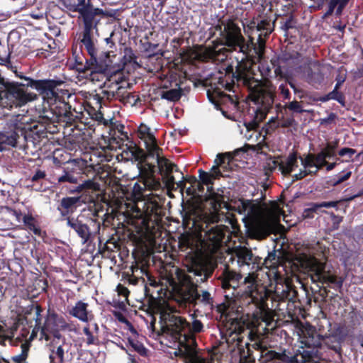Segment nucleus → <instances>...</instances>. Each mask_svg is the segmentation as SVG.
Wrapping results in <instances>:
<instances>
[{
	"instance_id": "f257e3e1",
	"label": "nucleus",
	"mask_w": 363,
	"mask_h": 363,
	"mask_svg": "<svg viewBox=\"0 0 363 363\" xmlns=\"http://www.w3.org/2000/svg\"><path fill=\"white\" fill-rule=\"evenodd\" d=\"M137 136L145 143L146 151L138 150L135 157L141 164L140 179L143 187L135 183L133 194L136 199L144 201V213L139 233L140 235L157 236L159 233V194L152 191L159 189V179L155 172L159 169V146L150 128L141 123L137 130Z\"/></svg>"
},
{
	"instance_id": "f03ea898",
	"label": "nucleus",
	"mask_w": 363,
	"mask_h": 363,
	"mask_svg": "<svg viewBox=\"0 0 363 363\" xmlns=\"http://www.w3.org/2000/svg\"><path fill=\"white\" fill-rule=\"evenodd\" d=\"M169 272L172 276L174 274L178 279V285L175 284L172 278L165 279L167 288L160 289V336L169 333L177 340L187 323L176 314L174 306L167 301L172 300L181 305H186L194 303L199 299L205 304H211L212 298L211 294L206 291L199 294L197 286L194 284L191 277L182 270L172 267Z\"/></svg>"
},
{
	"instance_id": "7ed1b4c3",
	"label": "nucleus",
	"mask_w": 363,
	"mask_h": 363,
	"mask_svg": "<svg viewBox=\"0 0 363 363\" xmlns=\"http://www.w3.org/2000/svg\"><path fill=\"white\" fill-rule=\"evenodd\" d=\"M157 238L159 236H140L137 247L132 253L134 262L130 267L132 274L128 278V282L135 285L138 282L139 274L146 276L145 298L142 307L150 318V328L153 338L156 340L159 338V330L155 328V315L159 313V289H155L159 286V281H156L153 271L159 272L157 265L159 257L156 255L159 252V245L156 240Z\"/></svg>"
},
{
	"instance_id": "20e7f679",
	"label": "nucleus",
	"mask_w": 363,
	"mask_h": 363,
	"mask_svg": "<svg viewBox=\"0 0 363 363\" xmlns=\"http://www.w3.org/2000/svg\"><path fill=\"white\" fill-rule=\"evenodd\" d=\"M15 72H16L15 71ZM16 76L22 82L11 81L0 74V106L5 108L21 107L38 99L40 96L43 103H51L58 97L59 91L65 86V82L53 79H35L22 74Z\"/></svg>"
},
{
	"instance_id": "39448f33",
	"label": "nucleus",
	"mask_w": 363,
	"mask_h": 363,
	"mask_svg": "<svg viewBox=\"0 0 363 363\" xmlns=\"http://www.w3.org/2000/svg\"><path fill=\"white\" fill-rule=\"evenodd\" d=\"M60 94L55 101L50 103L43 102L42 112L39 116V121L25 124L21 122V136L25 139L28 137L33 138L34 140H39L41 138H47V133L55 134L60 131L58 125L64 127L72 125L77 119L72 111V106L66 99L71 97L69 90L65 87L61 89Z\"/></svg>"
},
{
	"instance_id": "423d86ee",
	"label": "nucleus",
	"mask_w": 363,
	"mask_h": 363,
	"mask_svg": "<svg viewBox=\"0 0 363 363\" xmlns=\"http://www.w3.org/2000/svg\"><path fill=\"white\" fill-rule=\"evenodd\" d=\"M224 26L221 31L222 39L224 43H213L209 46H196L187 50L184 52L182 58L191 64L205 62H223L228 56V50L224 47L228 46L230 50H238L242 52L245 58L250 50L249 44L242 35L240 28L233 21L223 22ZM244 57L242 59V60Z\"/></svg>"
},
{
	"instance_id": "0eeeda50",
	"label": "nucleus",
	"mask_w": 363,
	"mask_h": 363,
	"mask_svg": "<svg viewBox=\"0 0 363 363\" xmlns=\"http://www.w3.org/2000/svg\"><path fill=\"white\" fill-rule=\"evenodd\" d=\"M100 22L82 25V44L84 46L89 58L85 56L76 55L74 59V68L79 72L89 76L91 80L99 79L96 75L104 74L111 66L112 61L110 59V52H101L96 46L97 40L94 39V32L98 31V26Z\"/></svg>"
},
{
	"instance_id": "6e6552de",
	"label": "nucleus",
	"mask_w": 363,
	"mask_h": 363,
	"mask_svg": "<svg viewBox=\"0 0 363 363\" xmlns=\"http://www.w3.org/2000/svg\"><path fill=\"white\" fill-rule=\"evenodd\" d=\"M242 275L227 267L222 274L221 286L224 289V296L229 303L241 307L248 306L251 303L258 307L263 304L266 299V293L264 288L260 290L256 284V277L253 274H249L245 279V283L248 284L245 292L238 296L235 294L238 286Z\"/></svg>"
},
{
	"instance_id": "1a4fd4ad",
	"label": "nucleus",
	"mask_w": 363,
	"mask_h": 363,
	"mask_svg": "<svg viewBox=\"0 0 363 363\" xmlns=\"http://www.w3.org/2000/svg\"><path fill=\"white\" fill-rule=\"evenodd\" d=\"M240 214H244L252 224V230L262 236L269 235L279 223L281 209L274 204L267 216L263 215L262 208L249 200H240L234 207Z\"/></svg>"
},
{
	"instance_id": "9d476101",
	"label": "nucleus",
	"mask_w": 363,
	"mask_h": 363,
	"mask_svg": "<svg viewBox=\"0 0 363 363\" xmlns=\"http://www.w3.org/2000/svg\"><path fill=\"white\" fill-rule=\"evenodd\" d=\"M62 4L69 11L78 13L82 25L101 22L99 16L113 17L116 12L94 7L92 0H63Z\"/></svg>"
},
{
	"instance_id": "9b49d317",
	"label": "nucleus",
	"mask_w": 363,
	"mask_h": 363,
	"mask_svg": "<svg viewBox=\"0 0 363 363\" xmlns=\"http://www.w3.org/2000/svg\"><path fill=\"white\" fill-rule=\"evenodd\" d=\"M236 73L237 77L242 79L244 84L252 89L250 93L252 101L256 104H264L269 100L273 101L275 88L270 82H267L262 85L258 81H253L247 67L243 66L241 62H238Z\"/></svg>"
},
{
	"instance_id": "f8f14e48",
	"label": "nucleus",
	"mask_w": 363,
	"mask_h": 363,
	"mask_svg": "<svg viewBox=\"0 0 363 363\" xmlns=\"http://www.w3.org/2000/svg\"><path fill=\"white\" fill-rule=\"evenodd\" d=\"M57 184L69 194H81L100 190V184L94 179L82 180L74 171L64 169L63 174L57 178Z\"/></svg>"
},
{
	"instance_id": "ddd939ff",
	"label": "nucleus",
	"mask_w": 363,
	"mask_h": 363,
	"mask_svg": "<svg viewBox=\"0 0 363 363\" xmlns=\"http://www.w3.org/2000/svg\"><path fill=\"white\" fill-rule=\"evenodd\" d=\"M263 357L272 363H319L321 357L314 349L303 350L293 356L286 354V351L277 352L274 350H267Z\"/></svg>"
},
{
	"instance_id": "4468645a",
	"label": "nucleus",
	"mask_w": 363,
	"mask_h": 363,
	"mask_svg": "<svg viewBox=\"0 0 363 363\" xmlns=\"http://www.w3.org/2000/svg\"><path fill=\"white\" fill-rule=\"evenodd\" d=\"M250 28H255L257 31L260 32L256 43H253V38H250V43L257 55L258 60L260 61L264 56L266 39L274 30V23H272L270 20L263 19L257 23L255 21L252 22Z\"/></svg>"
},
{
	"instance_id": "2eb2a0df",
	"label": "nucleus",
	"mask_w": 363,
	"mask_h": 363,
	"mask_svg": "<svg viewBox=\"0 0 363 363\" xmlns=\"http://www.w3.org/2000/svg\"><path fill=\"white\" fill-rule=\"evenodd\" d=\"M196 340L193 335H186L183 340L178 342V349L174 354L176 357H181L188 360V363H212L208 360L199 357L196 352Z\"/></svg>"
},
{
	"instance_id": "dca6fc26",
	"label": "nucleus",
	"mask_w": 363,
	"mask_h": 363,
	"mask_svg": "<svg viewBox=\"0 0 363 363\" xmlns=\"http://www.w3.org/2000/svg\"><path fill=\"white\" fill-rule=\"evenodd\" d=\"M160 176L167 194L172 196L171 191L183 187V182H175L172 175L174 172L178 173L177 166L160 153Z\"/></svg>"
},
{
	"instance_id": "f3484780",
	"label": "nucleus",
	"mask_w": 363,
	"mask_h": 363,
	"mask_svg": "<svg viewBox=\"0 0 363 363\" xmlns=\"http://www.w3.org/2000/svg\"><path fill=\"white\" fill-rule=\"evenodd\" d=\"M307 267L309 268L311 279L313 283L320 282L323 284H337L342 285L341 281H337V277L324 270V265L314 257H306Z\"/></svg>"
},
{
	"instance_id": "a211bd4d",
	"label": "nucleus",
	"mask_w": 363,
	"mask_h": 363,
	"mask_svg": "<svg viewBox=\"0 0 363 363\" xmlns=\"http://www.w3.org/2000/svg\"><path fill=\"white\" fill-rule=\"evenodd\" d=\"M21 136V121L10 120L6 127L0 131V151L8 150L10 147H16L18 140Z\"/></svg>"
},
{
	"instance_id": "6ab92c4d",
	"label": "nucleus",
	"mask_w": 363,
	"mask_h": 363,
	"mask_svg": "<svg viewBox=\"0 0 363 363\" xmlns=\"http://www.w3.org/2000/svg\"><path fill=\"white\" fill-rule=\"evenodd\" d=\"M67 328L68 324L63 317L59 316L55 311L48 309L42 328L41 337L48 340L50 339L49 333H51L55 337L59 338L60 337L59 329L66 330Z\"/></svg>"
},
{
	"instance_id": "aec40b11",
	"label": "nucleus",
	"mask_w": 363,
	"mask_h": 363,
	"mask_svg": "<svg viewBox=\"0 0 363 363\" xmlns=\"http://www.w3.org/2000/svg\"><path fill=\"white\" fill-rule=\"evenodd\" d=\"M301 160L305 170L295 175L296 179H301L308 174H315L327 164L326 158L321 151L317 155L308 154L304 158L301 157Z\"/></svg>"
},
{
	"instance_id": "412c9836",
	"label": "nucleus",
	"mask_w": 363,
	"mask_h": 363,
	"mask_svg": "<svg viewBox=\"0 0 363 363\" xmlns=\"http://www.w3.org/2000/svg\"><path fill=\"white\" fill-rule=\"evenodd\" d=\"M67 225L81 239L82 244H86L91 242L92 235L91 229L88 224L84 221L82 217L68 218Z\"/></svg>"
},
{
	"instance_id": "4be33fe9",
	"label": "nucleus",
	"mask_w": 363,
	"mask_h": 363,
	"mask_svg": "<svg viewBox=\"0 0 363 363\" xmlns=\"http://www.w3.org/2000/svg\"><path fill=\"white\" fill-rule=\"evenodd\" d=\"M201 231L205 232L204 240L208 247L211 251H216L220 246L225 235L223 226L216 225L209 230H205L203 225H201Z\"/></svg>"
},
{
	"instance_id": "5701e85b",
	"label": "nucleus",
	"mask_w": 363,
	"mask_h": 363,
	"mask_svg": "<svg viewBox=\"0 0 363 363\" xmlns=\"http://www.w3.org/2000/svg\"><path fill=\"white\" fill-rule=\"evenodd\" d=\"M174 77V76L172 77ZM169 80V84L164 83L160 84L161 97L171 101H177L179 100L182 95V89L180 87L181 80L179 79H174Z\"/></svg>"
},
{
	"instance_id": "b1692460",
	"label": "nucleus",
	"mask_w": 363,
	"mask_h": 363,
	"mask_svg": "<svg viewBox=\"0 0 363 363\" xmlns=\"http://www.w3.org/2000/svg\"><path fill=\"white\" fill-rule=\"evenodd\" d=\"M81 202V196H67L61 199L57 209L60 211L62 217L72 218L71 215L74 213Z\"/></svg>"
},
{
	"instance_id": "393cba45",
	"label": "nucleus",
	"mask_w": 363,
	"mask_h": 363,
	"mask_svg": "<svg viewBox=\"0 0 363 363\" xmlns=\"http://www.w3.org/2000/svg\"><path fill=\"white\" fill-rule=\"evenodd\" d=\"M120 77H118L116 74L114 77H111V79H108V82H104V87H106L108 89L102 90L99 94H101L103 100L106 101V104L107 101H111L112 100H118L119 91L121 88H122L121 84H119L118 79Z\"/></svg>"
},
{
	"instance_id": "a878e982",
	"label": "nucleus",
	"mask_w": 363,
	"mask_h": 363,
	"mask_svg": "<svg viewBox=\"0 0 363 363\" xmlns=\"http://www.w3.org/2000/svg\"><path fill=\"white\" fill-rule=\"evenodd\" d=\"M88 303L79 301L75 306L69 311V313L82 322H88L94 318L91 312L88 311Z\"/></svg>"
},
{
	"instance_id": "bb28decb",
	"label": "nucleus",
	"mask_w": 363,
	"mask_h": 363,
	"mask_svg": "<svg viewBox=\"0 0 363 363\" xmlns=\"http://www.w3.org/2000/svg\"><path fill=\"white\" fill-rule=\"evenodd\" d=\"M116 128L111 130L109 133V145L113 147H120L125 140H128L127 132L124 131L125 126L123 124L115 125Z\"/></svg>"
},
{
	"instance_id": "cd10ccee",
	"label": "nucleus",
	"mask_w": 363,
	"mask_h": 363,
	"mask_svg": "<svg viewBox=\"0 0 363 363\" xmlns=\"http://www.w3.org/2000/svg\"><path fill=\"white\" fill-rule=\"evenodd\" d=\"M211 203L213 210L205 217L206 228L209 223H218L221 220L220 217L223 216L220 214L219 211L222 208V206H226V203L222 200V198L219 196H215V198L213 199Z\"/></svg>"
},
{
	"instance_id": "c85d7f7f",
	"label": "nucleus",
	"mask_w": 363,
	"mask_h": 363,
	"mask_svg": "<svg viewBox=\"0 0 363 363\" xmlns=\"http://www.w3.org/2000/svg\"><path fill=\"white\" fill-rule=\"evenodd\" d=\"M323 80L322 67L318 61H311L308 63V70L306 81L311 84H319Z\"/></svg>"
},
{
	"instance_id": "c756f323",
	"label": "nucleus",
	"mask_w": 363,
	"mask_h": 363,
	"mask_svg": "<svg viewBox=\"0 0 363 363\" xmlns=\"http://www.w3.org/2000/svg\"><path fill=\"white\" fill-rule=\"evenodd\" d=\"M233 255L237 257L239 267L249 265L252 259V251L245 247H236L233 250Z\"/></svg>"
},
{
	"instance_id": "7c9ffc66",
	"label": "nucleus",
	"mask_w": 363,
	"mask_h": 363,
	"mask_svg": "<svg viewBox=\"0 0 363 363\" xmlns=\"http://www.w3.org/2000/svg\"><path fill=\"white\" fill-rule=\"evenodd\" d=\"M118 96V101L126 106H133L140 101L138 94L129 91L127 87L124 86H122V88H121Z\"/></svg>"
},
{
	"instance_id": "2f4dec72",
	"label": "nucleus",
	"mask_w": 363,
	"mask_h": 363,
	"mask_svg": "<svg viewBox=\"0 0 363 363\" xmlns=\"http://www.w3.org/2000/svg\"><path fill=\"white\" fill-rule=\"evenodd\" d=\"M144 68L150 73H159V52L147 54L141 62Z\"/></svg>"
},
{
	"instance_id": "473e14b6",
	"label": "nucleus",
	"mask_w": 363,
	"mask_h": 363,
	"mask_svg": "<svg viewBox=\"0 0 363 363\" xmlns=\"http://www.w3.org/2000/svg\"><path fill=\"white\" fill-rule=\"evenodd\" d=\"M298 167L297 157L295 153L290 154L285 160H281L279 171L282 174H289Z\"/></svg>"
},
{
	"instance_id": "72a5a7b5",
	"label": "nucleus",
	"mask_w": 363,
	"mask_h": 363,
	"mask_svg": "<svg viewBox=\"0 0 363 363\" xmlns=\"http://www.w3.org/2000/svg\"><path fill=\"white\" fill-rule=\"evenodd\" d=\"M103 106H106V101L103 100L101 94L98 93L90 94L86 100V106L89 108L88 112L101 110Z\"/></svg>"
},
{
	"instance_id": "f704fd0d",
	"label": "nucleus",
	"mask_w": 363,
	"mask_h": 363,
	"mask_svg": "<svg viewBox=\"0 0 363 363\" xmlns=\"http://www.w3.org/2000/svg\"><path fill=\"white\" fill-rule=\"evenodd\" d=\"M23 223L26 230L33 232L36 235H41V229L38 223V220L32 214H26L23 217Z\"/></svg>"
},
{
	"instance_id": "c9c22d12",
	"label": "nucleus",
	"mask_w": 363,
	"mask_h": 363,
	"mask_svg": "<svg viewBox=\"0 0 363 363\" xmlns=\"http://www.w3.org/2000/svg\"><path fill=\"white\" fill-rule=\"evenodd\" d=\"M225 160H228V162H229L230 160V156L229 154L225 153L218 155L217 158L215 160L216 165L212 167L211 172H209L214 179H216L219 178V177L222 176L219 169V167H222L225 164Z\"/></svg>"
},
{
	"instance_id": "e433bc0d",
	"label": "nucleus",
	"mask_w": 363,
	"mask_h": 363,
	"mask_svg": "<svg viewBox=\"0 0 363 363\" xmlns=\"http://www.w3.org/2000/svg\"><path fill=\"white\" fill-rule=\"evenodd\" d=\"M348 2L349 0H330L328 4V10L325 15L330 16L335 10L336 15H341Z\"/></svg>"
},
{
	"instance_id": "4c0bfd02",
	"label": "nucleus",
	"mask_w": 363,
	"mask_h": 363,
	"mask_svg": "<svg viewBox=\"0 0 363 363\" xmlns=\"http://www.w3.org/2000/svg\"><path fill=\"white\" fill-rule=\"evenodd\" d=\"M160 289L162 288L166 289L167 288L165 283V279L172 278L174 282L176 285H178V279L176 277L174 274L172 276L170 274L169 270V268L174 267V265L166 264L164 266L162 265V261H160ZM176 267V266H174ZM177 268H178L177 267Z\"/></svg>"
},
{
	"instance_id": "58836bf2",
	"label": "nucleus",
	"mask_w": 363,
	"mask_h": 363,
	"mask_svg": "<svg viewBox=\"0 0 363 363\" xmlns=\"http://www.w3.org/2000/svg\"><path fill=\"white\" fill-rule=\"evenodd\" d=\"M30 346L31 344L29 342V341L27 340L21 343V354L12 356L11 357V360L15 363H26V359L28 357Z\"/></svg>"
},
{
	"instance_id": "ea45409f",
	"label": "nucleus",
	"mask_w": 363,
	"mask_h": 363,
	"mask_svg": "<svg viewBox=\"0 0 363 363\" xmlns=\"http://www.w3.org/2000/svg\"><path fill=\"white\" fill-rule=\"evenodd\" d=\"M49 359L50 363H65V351L62 346H52Z\"/></svg>"
},
{
	"instance_id": "a19ab883",
	"label": "nucleus",
	"mask_w": 363,
	"mask_h": 363,
	"mask_svg": "<svg viewBox=\"0 0 363 363\" xmlns=\"http://www.w3.org/2000/svg\"><path fill=\"white\" fill-rule=\"evenodd\" d=\"M138 57L131 48H125L124 55L123 57V63L124 65L128 64L133 65L135 67H140V65L137 61Z\"/></svg>"
},
{
	"instance_id": "79ce46f5",
	"label": "nucleus",
	"mask_w": 363,
	"mask_h": 363,
	"mask_svg": "<svg viewBox=\"0 0 363 363\" xmlns=\"http://www.w3.org/2000/svg\"><path fill=\"white\" fill-rule=\"evenodd\" d=\"M301 55L297 52L292 53H284L281 57V61L289 65H296L302 62Z\"/></svg>"
},
{
	"instance_id": "37998d69",
	"label": "nucleus",
	"mask_w": 363,
	"mask_h": 363,
	"mask_svg": "<svg viewBox=\"0 0 363 363\" xmlns=\"http://www.w3.org/2000/svg\"><path fill=\"white\" fill-rule=\"evenodd\" d=\"M233 326L234 327L233 331L230 333V338L233 341H237L236 346L240 349V347H242V342L244 336L242 334L245 333L244 327L243 326H237V324L234 325L233 324Z\"/></svg>"
},
{
	"instance_id": "c03bdc74",
	"label": "nucleus",
	"mask_w": 363,
	"mask_h": 363,
	"mask_svg": "<svg viewBox=\"0 0 363 363\" xmlns=\"http://www.w3.org/2000/svg\"><path fill=\"white\" fill-rule=\"evenodd\" d=\"M30 311H33L35 313V325L37 326L38 328H40V333H42V328L43 326V320L44 318L42 313L43 312V308L39 304L33 305Z\"/></svg>"
},
{
	"instance_id": "a18cd8bd",
	"label": "nucleus",
	"mask_w": 363,
	"mask_h": 363,
	"mask_svg": "<svg viewBox=\"0 0 363 363\" xmlns=\"http://www.w3.org/2000/svg\"><path fill=\"white\" fill-rule=\"evenodd\" d=\"M39 331L40 332V328L37 329V326L35 325L28 340H27V335L28 332H23L21 333V337H17L16 338V340H14V345H17L18 343H22L26 340L29 341V342L30 343V341H32L35 337H36L37 334Z\"/></svg>"
},
{
	"instance_id": "49530a36",
	"label": "nucleus",
	"mask_w": 363,
	"mask_h": 363,
	"mask_svg": "<svg viewBox=\"0 0 363 363\" xmlns=\"http://www.w3.org/2000/svg\"><path fill=\"white\" fill-rule=\"evenodd\" d=\"M11 51L9 47H5L0 45V64L9 66L11 65L10 60Z\"/></svg>"
},
{
	"instance_id": "de8ad7c7",
	"label": "nucleus",
	"mask_w": 363,
	"mask_h": 363,
	"mask_svg": "<svg viewBox=\"0 0 363 363\" xmlns=\"http://www.w3.org/2000/svg\"><path fill=\"white\" fill-rule=\"evenodd\" d=\"M337 143H328L326 146L322 149L321 152L323 153L326 159H330L335 155Z\"/></svg>"
},
{
	"instance_id": "09e8293b",
	"label": "nucleus",
	"mask_w": 363,
	"mask_h": 363,
	"mask_svg": "<svg viewBox=\"0 0 363 363\" xmlns=\"http://www.w3.org/2000/svg\"><path fill=\"white\" fill-rule=\"evenodd\" d=\"M83 333L86 336V342L88 345H98L99 343V340L97 336H94L92 333L90 331L89 328L86 326L83 328Z\"/></svg>"
},
{
	"instance_id": "8fccbe9b",
	"label": "nucleus",
	"mask_w": 363,
	"mask_h": 363,
	"mask_svg": "<svg viewBox=\"0 0 363 363\" xmlns=\"http://www.w3.org/2000/svg\"><path fill=\"white\" fill-rule=\"evenodd\" d=\"M281 162V160H280L279 158L270 157L267 160L265 167L271 172L277 168L279 170Z\"/></svg>"
},
{
	"instance_id": "3c124183",
	"label": "nucleus",
	"mask_w": 363,
	"mask_h": 363,
	"mask_svg": "<svg viewBox=\"0 0 363 363\" xmlns=\"http://www.w3.org/2000/svg\"><path fill=\"white\" fill-rule=\"evenodd\" d=\"M199 179L203 184L208 185L213 183L214 179L209 172H206L202 169L199 170Z\"/></svg>"
},
{
	"instance_id": "603ef678",
	"label": "nucleus",
	"mask_w": 363,
	"mask_h": 363,
	"mask_svg": "<svg viewBox=\"0 0 363 363\" xmlns=\"http://www.w3.org/2000/svg\"><path fill=\"white\" fill-rule=\"evenodd\" d=\"M145 52L147 54L159 52L158 44L152 43L147 40L143 43Z\"/></svg>"
},
{
	"instance_id": "864d4df0",
	"label": "nucleus",
	"mask_w": 363,
	"mask_h": 363,
	"mask_svg": "<svg viewBox=\"0 0 363 363\" xmlns=\"http://www.w3.org/2000/svg\"><path fill=\"white\" fill-rule=\"evenodd\" d=\"M89 113L95 121L101 123H106L104 118V113L101 111V110L89 111Z\"/></svg>"
},
{
	"instance_id": "5fc2aeb1",
	"label": "nucleus",
	"mask_w": 363,
	"mask_h": 363,
	"mask_svg": "<svg viewBox=\"0 0 363 363\" xmlns=\"http://www.w3.org/2000/svg\"><path fill=\"white\" fill-rule=\"evenodd\" d=\"M286 107L290 111L298 113H302L304 111V110H303L301 108V104L296 101L289 102L288 104L286 105Z\"/></svg>"
},
{
	"instance_id": "6e6d98bb",
	"label": "nucleus",
	"mask_w": 363,
	"mask_h": 363,
	"mask_svg": "<svg viewBox=\"0 0 363 363\" xmlns=\"http://www.w3.org/2000/svg\"><path fill=\"white\" fill-rule=\"evenodd\" d=\"M7 211L9 213L16 218V220L20 223L21 220L23 221V215L20 210H16L15 208H12L11 207H6Z\"/></svg>"
},
{
	"instance_id": "4d7b16f0",
	"label": "nucleus",
	"mask_w": 363,
	"mask_h": 363,
	"mask_svg": "<svg viewBox=\"0 0 363 363\" xmlns=\"http://www.w3.org/2000/svg\"><path fill=\"white\" fill-rule=\"evenodd\" d=\"M339 201H323L321 203H313L315 205V208H316L317 211L320 208H334L336 207Z\"/></svg>"
},
{
	"instance_id": "13d9d810",
	"label": "nucleus",
	"mask_w": 363,
	"mask_h": 363,
	"mask_svg": "<svg viewBox=\"0 0 363 363\" xmlns=\"http://www.w3.org/2000/svg\"><path fill=\"white\" fill-rule=\"evenodd\" d=\"M130 343L133 349L138 352L140 355H145L146 354V349L143 345L139 342H134L130 340Z\"/></svg>"
},
{
	"instance_id": "bf43d9fd",
	"label": "nucleus",
	"mask_w": 363,
	"mask_h": 363,
	"mask_svg": "<svg viewBox=\"0 0 363 363\" xmlns=\"http://www.w3.org/2000/svg\"><path fill=\"white\" fill-rule=\"evenodd\" d=\"M163 72H164V71L162 69H160V84H162L164 83H167V84H169V82L170 79L171 80L172 79V77H173V76H174V78L179 79L177 74L176 73H173V72H171L169 74L165 75V77L164 78H162V75H164Z\"/></svg>"
},
{
	"instance_id": "052dcab7",
	"label": "nucleus",
	"mask_w": 363,
	"mask_h": 363,
	"mask_svg": "<svg viewBox=\"0 0 363 363\" xmlns=\"http://www.w3.org/2000/svg\"><path fill=\"white\" fill-rule=\"evenodd\" d=\"M317 211L316 208H315L314 203L311 204V207L305 209L303 212V217L304 218H312L314 217V213Z\"/></svg>"
},
{
	"instance_id": "680f3d73",
	"label": "nucleus",
	"mask_w": 363,
	"mask_h": 363,
	"mask_svg": "<svg viewBox=\"0 0 363 363\" xmlns=\"http://www.w3.org/2000/svg\"><path fill=\"white\" fill-rule=\"evenodd\" d=\"M159 87L153 86L149 90L147 99L150 103L155 102L158 99L157 89Z\"/></svg>"
},
{
	"instance_id": "e2e57ef3",
	"label": "nucleus",
	"mask_w": 363,
	"mask_h": 363,
	"mask_svg": "<svg viewBox=\"0 0 363 363\" xmlns=\"http://www.w3.org/2000/svg\"><path fill=\"white\" fill-rule=\"evenodd\" d=\"M279 91L280 92V94L283 96L285 99H290V91L289 89L286 87V85L285 84H281L279 86Z\"/></svg>"
},
{
	"instance_id": "0e129e2a",
	"label": "nucleus",
	"mask_w": 363,
	"mask_h": 363,
	"mask_svg": "<svg viewBox=\"0 0 363 363\" xmlns=\"http://www.w3.org/2000/svg\"><path fill=\"white\" fill-rule=\"evenodd\" d=\"M116 291L119 296H122L125 298H127L130 294V291L128 289V288L121 284H118L116 287Z\"/></svg>"
},
{
	"instance_id": "69168bd1",
	"label": "nucleus",
	"mask_w": 363,
	"mask_h": 363,
	"mask_svg": "<svg viewBox=\"0 0 363 363\" xmlns=\"http://www.w3.org/2000/svg\"><path fill=\"white\" fill-rule=\"evenodd\" d=\"M288 83L294 93L298 94L300 99L304 98L306 92L303 89H298L291 81H289Z\"/></svg>"
},
{
	"instance_id": "338daca9",
	"label": "nucleus",
	"mask_w": 363,
	"mask_h": 363,
	"mask_svg": "<svg viewBox=\"0 0 363 363\" xmlns=\"http://www.w3.org/2000/svg\"><path fill=\"white\" fill-rule=\"evenodd\" d=\"M45 177V173L44 171H41L38 169L35 174L31 177V181L35 182H38L40 179H44Z\"/></svg>"
},
{
	"instance_id": "774afa93",
	"label": "nucleus",
	"mask_w": 363,
	"mask_h": 363,
	"mask_svg": "<svg viewBox=\"0 0 363 363\" xmlns=\"http://www.w3.org/2000/svg\"><path fill=\"white\" fill-rule=\"evenodd\" d=\"M351 176V172H344L342 174L338 175L337 180L336 181L335 184H340L346 180H347Z\"/></svg>"
}]
</instances>
